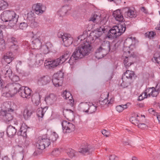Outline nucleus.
<instances>
[{"label":"nucleus","mask_w":160,"mask_h":160,"mask_svg":"<svg viewBox=\"0 0 160 160\" xmlns=\"http://www.w3.org/2000/svg\"><path fill=\"white\" fill-rule=\"evenodd\" d=\"M132 37L126 39L124 42L122 56L125 58L123 61V63L126 68H128L136 60V54L133 52L131 53L130 51V50L135 48V45L132 44Z\"/></svg>","instance_id":"f257e3e1"},{"label":"nucleus","mask_w":160,"mask_h":160,"mask_svg":"<svg viewBox=\"0 0 160 160\" xmlns=\"http://www.w3.org/2000/svg\"><path fill=\"white\" fill-rule=\"evenodd\" d=\"M92 49V47L89 44L85 43L83 45L78 47L68 61V63L71 65H72L76 60L88 55L91 52Z\"/></svg>","instance_id":"f03ea898"},{"label":"nucleus","mask_w":160,"mask_h":160,"mask_svg":"<svg viewBox=\"0 0 160 160\" xmlns=\"http://www.w3.org/2000/svg\"><path fill=\"white\" fill-rule=\"evenodd\" d=\"M107 31L103 25H101L99 28H98L94 31L90 33L89 36H88L86 39L84 38L82 40V37L81 36L78 38V41L80 39V41H83V42L86 41L87 44L92 43L94 42L95 40L99 39V37L102 35L103 33L107 32Z\"/></svg>","instance_id":"7ed1b4c3"},{"label":"nucleus","mask_w":160,"mask_h":160,"mask_svg":"<svg viewBox=\"0 0 160 160\" xmlns=\"http://www.w3.org/2000/svg\"><path fill=\"white\" fill-rule=\"evenodd\" d=\"M18 16L13 11L5 10L4 11L1 15V19L5 22H8V25L11 27L14 26L18 21Z\"/></svg>","instance_id":"20e7f679"},{"label":"nucleus","mask_w":160,"mask_h":160,"mask_svg":"<svg viewBox=\"0 0 160 160\" xmlns=\"http://www.w3.org/2000/svg\"><path fill=\"white\" fill-rule=\"evenodd\" d=\"M20 86V84L16 82L8 84L2 89L3 95L7 97H12L18 92Z\"/></svg>","instance_id":"39448f33"},{"label":"nucleus","mask_w":160,"mask_h":160,"mask_svg":"<svg viewBox=\"0 0 160 160\" xmlns=\"http://www.w3.org/2000/svg\"><path fill=\"white\" fill-rule=\"evenodd\" d=\"M126 29V25L120 24L118 26L113 27L109 30L107 35L109 38H116L121 35L125 31Z\"/></svg>","instance_id":"423d86ee"},{"label":"nucleus","mask_w":160,"mask_h":160,"mask_svg":"<svg viewBox=\"0 0 160 160\" xmlns=\"http://www.w3.org/2000/svg\"><path fill=\"white\" fill-rule=\"evenodd\" d=\"M110 42L105 40L96 51V57L98 59L103 58L110 52Z\"/></svg>","instance_id":"0eeeda50"},{"label":"nucleus","mask_w":160,"mask_h":160,"mask_svg":"<svg viewBox=\"0 0 160 160\" xmlns=\"http://www.w3.org/2000/svg\"><path fill=\"white\" fill-rule=\"evenodd\" d=\"M63 75L64 72H62V71H59L54 74L52 80L55 87H58L62 86Z\"/></svg>","instance_id":"6e6552de"},{"label":"nucleus","mask_w":160,"mask_h":160,"mask_svg":"<svg viewBox=\"0 0 160 160\" xmlns=\"http://www.w3.org/2000/svg\"><path fill=\"white\" fill-rule=\"evenodd\" d=\"M58 38H61L65 46L68 47L73 42V38L69 34L59 32L58 34Z\"/></svg>","instance_id":"1a4fd4ad"},{"label":"nucleus","mask_w":160,"mask_h":160,"mask_svg":"<svg viewBox=\"0 0 160 160\" xmlns=\"http://www.w3.org/2000/svg\"><path fill=\"white\" fill-rule=\"evenodd\" d=\"M94 150V148L92 146L86 143L78 149V152L82 155H85L91 154Z\"/></svg>","instance_id":"9d476101"},{"label":"nucleus","mask_w":160,"mask_h":160,"mask_svg":"<svg viewBox=\"0 0 160 160\" xmlns=\"http://www.w3.org/2000/svg\"><path fill=\"white\" fill-rule=\"evenodd\" d=\"M62 131L64 133H70L75 130L74 125L72 123L66 120H64L62 122Z\"/></svg>","instance_id":"9b49d317"},{"label":"nucleus","mask_w":160,"mask_h":160,"mask_svg":"<svg viewBox=\"0 0 160 160\" xmlns=\"http://www.w3.org/2000/svg\"><path fill=\"white\" fill-rule=\"evenodd\" d=\"M31 92L32 90L28 88L21 87L20 85L18 93L23 98H29L31 96Z\"/></svg>","instance_id":"f8f14e48"},{"label":"nucleus","mask_w":160,"mask_h":160,"mask_svg":"<svg viewBox=\"0 0 160 160\" xmlns=\"http://www.w3.org/2000/svg\"><path fill=\"white\" fill-rule=\"evenodd\" d=\"M15 110L13 107L8 109V110L3 111L1 112V114L3 116V118L6 122L11 121L13 118V116L12 113L10 112H13Z\"/></svg>","instance_id":"ddd939ff"},{"label":"nucleus","mask_w":160,"mask_h":160,"mask_svg":"<svg viewBox=\"0 0 160 160\" xmlns=\"http://www.w3.org/2000/svg\"><path fill=\"white\" fill-rule=\"evenodd\" d=\"M29 55L30 57L33 58L35 61V65L40 66L43 63L44 58L42 54L40 53L34 55L32 51H31Z\"/></svg>","instance_id":"4468645a"},{"label":"nucleus","mask_w":160,"mask_h":160,"mask_svg":"<svg viewBox=\"0 0 160 160\" xmlns=\"http://www.w3.org/2000/svg\"><path fill=\"white\" fill-rule=\"evenodd\" d=\"M32 39L33 42L37 47L38 45V46L39 48H40L41 47L42 42L41 41H43L44 38L43 36L41 35L40 32H37L35 34H34L32 37Z\"/></svg>","instance_id":"2eb2a0df"},{"label":"nucleus","mask_w":160,"mask_h":160,"mask_svg":"<svg viewBox=\"0 0 160 160\" xmlns=\"http://www.w3.org/2000/svg\"><path fill=\"white\" fill-rule=\"evenodd\" d=\"M43 142L42 141L41 137H39L38 138V140L37 141L36 145L37 148L40 150L39 151H38V150H36L34 153V155H37L41 153L42 150H43L47 147L43 143Z\"/></svg>","instance_id":"dca6fc26"},{"label":"nucleus","mask_w":160,"mask_h":160,"mask_svg":"<svg viewBox=\"0 0 160 160\" xmlns=\"http://www.w3.org/2000/svg\"><path fill=\"white\" fill-rule=\"evenodd\" d=\"M51 79L48 75H43L39 77L37 81L38 84L41 86H44L49 84Z\"/></svg>","instance_id":"f3484780"},{"label":"nucleus","mask_w":160,"mask_h":160,"mask_svg":"<svg viewBox=\"0 0 160 160\" xmlns=\"http://www.w3.org/2000/svg\"><path fill=\"white\" fill-rule=\"evenodd\" d=\"M58 63L56 60H51V59H48L45 61L44 66L46 69H51L58 66Z\"/></svg>","instance_id":"a211bd4d"},{"label":"nucleus","mask_w":160,"mask_h":160,"mask_svg":"<svg viewBox=\"0 0 160 160\" xmlns=\"http://www.w3.org/2000/svg\"><path fill=\"white\" fill-rule=\"evenodd\" d=\"M34 8L35 12L37 14L41 15L43 13L46 9L45 7L40 3H38L33 6Z\"/></svg>","instance_id":"6ab92c4d"},{"label":"nucleus","mask_w":160,"mask_h":160,"mask_svg":"<svg viewBox=\"0 0 160 160\" xmlns=\"http://www.w3.org/2000/svg\"><path fill=\"white\" fill-rule=\"evenodd\" d=\"M123 12H124V17L126 18H132L136 17L137 16L136 12L128 7H126L123 9Z\"/></svg>","instance_id":"aec40b11"},{"label":"nucleus","mask_w":160,"mask_h":160,"mask_svg":"<svg viewBox=\"0 0 160 160\" xmlns=\"http://www.w3.org/2000/svg\"><path fill=\"white\" fill-rule=\"evenodd\" d=\"M89 21H92L96 24L100 23L99 24L100 25H103L104 23L105 24L106 22V20L104 19H103L102 20L100 19L99 16L97 14L92 15L90 18Z\"/></svg>","instance_id":"412c9836"},{"label":"nucleus","mask_w":160,"mask_h":160,"mask_svg":"<svg viewBox=\"0 0 160 160\" xmlns=\"http://www.w3.org/2000/svg\"><path fill=\"white\" fill-rule=\"evenodd\" d=\"M57 98L53 94H50L45 98V101L47 104L52 105L56 101Z\"/></svg>","instance_id":"4be33fe9"},{"label":"nucleus","mask_w":160,"mask_h":160,"mask_svg":"<svg viewBox=\"0 0 160 160\" xmlns=\"http://www.w3.org/2000/svg\"><path fill=\"white\" fill-rule=\"evenodd\" d=\"M70 54V52L66 51L63 55H62L59 58L57 59L56 61H57V62L58 63V65H59L62 64L63 62L66 61Z\"/></svg>","instance_id":"5701e85b"},{"label":"nucleus","mask_w":160,"mask_h":160,"mask_svg":"<svg viewBox=\"0 0 160 160\" xmlns=\"http://www.w3.org/2000/svg\"><path fill=\"white\" fill-rule=\"evenodd\" d=\"M12 52H8L5 54L2 58V61H5L8 64H9L14 59Z\"/></svg>","instance_id":"b1692460"},{"label":"nucleus","mask_w":160,"mask_h":160,"mask_svg":"<svg viewBox=\"0 0 160 160\" xmlns=\"http://www.w3.org/2000/svg\"><path fill=\"white\" fill-rule=\"evenodd\" d=\"M113 15L116 21L119 22H122L123 21V17L120 10L114 11L113 13Z\"/></svg>","instance_id":"393cba45"},{"label":"nucleus","mask_w":160,"mask_h":160,"mask_svg":"<svg viewBox=\"0 0 160 160\" xmlns=\"http://www.w3.org/2000/svg\"><path fill=\"white\" fill-rule=\"evenodd\" d=\"M146 91L145 92L147 93V94L148 93V97H150L151 95L152 97H155L158 94V91H156L153 87L147 88Z\"/></svg>","instance_id":"a878e982"},{"label":"nucleus","mask_w":160,"mask_h":160,"mask_svg":"<svg viewBox=\"0 0 160 160\" xmlns=\"http://www.w3.org/2000/svg\"><path fill=\"white\" fill-rule=\"evenodd\" d=\"M16 148L17 149L19 150L20 152H22V153L16 156H12L13 160H22L23 158V148L22 146L19 145H18Z\"/></svg>","instance_id":"bb28decb"},{"label":"nucleus","mask_w":160,"mask_h":160,"mask_svg":"<svg viewBox=\"0 0 160 160\" xmlns=\"http://www.w3.org/2000/svg\"><path fill=\"white\" fill-rule=\"evenodd\" d=\"M17 132L16 129L12 126L9 125L7 128V133L8 137L14 135Z\"/></svg>","instance_id":"cd10ccee"},{"label":"nucleus","mask_w":160,"mask_h":160,"mask_svg":"<svg viewBox=\"0 0 160 160\" xmlns=\"http://www.w3.org/2000/svg\"><path fill=\"white\" fill-rule=\"evenodd\" d=\"M41 96L39 93H36L34 94L32 97V101L36 106H38L40 103Z\"/></svg>","instance_id":"c85d7f7f"},{"label":"nucleus","mask_w":160,"mask_h":160,"mask_svg":"<svg viewBox=\"0 0 160 160\" xmlns=\"http://www.w3.org/2000/svg\"><path fill=\"white\" fill-rule=\"evenodd\" d=\"M70 9L69 6H65L63 7L58 12V14L61 16H63L66 14L68 12Z\"/></svg>","instance_id":"c756f323"},{"label":"nucleus","mask_w":160,"mask_h":160,"mask_svg":"<svg viewBox=\"0 0 160 160\" xmlns=\"http://www.w3.org/2000/svg\"><path fill=\"white\" fill-rule=\"evenodd\" d=\"M63 97L65 99H68L70 103L72 104L74 102V100L72 98V96L70 92L65 90L62 94Z\"/></svg>","instance_id":"7c9ffc66"},{"label":"nucleus","mask_w":160,"mask_h":160,"mask_svg":"<svg viewBox=\"0 0 160 160\" xmlns=\"http://www.w3.org/2000/svg\"><path fill=\"white\" fill-rule=\"evenodd\" d=\"M89 106V104L87 102H82L79 104L78 108L80 111L87 113L86 111Z\"/></svg>","instance_id":"2f4dec72"},{"label":"nucleus","mask_w":160,"mask_h":160,"mask_svg":"<svg viewBox=\"0 0 160 160\" xmlns=\"http://www.w3.org/2000/svg\"><path fill=\"white\" fill-rule=\"evenodd\" d=\"M5 42L3 39V33L2 30L0 29V50H3L5 48Z\"/></svg>","instance_id":"473e14b6"},{"label":"nucleus","mask_w":160,"mask_h":160,"mask_svg":"<svg viewBox=\"0 0 160 160\" xmlns=\"http://www.w3.org/2000/svg\"><path fill=\"white\" fill-rule=\"evenodd\" d=\"M32 114V111L28 109H25L23 112V116L25 120H27L30 118Z\"/></svg>","instance_id":"72a5a7b5"},{"label":"nucleus","mask_w":160,"mask_h":160,"mask_svg":"<svg viewBox=\"0 0 160 160\" xmlns=\"http://www.w3.org/2000/svg\"><path fill=\"white\" fill-rule=\"evenodd\" d=\"M47 108L46 107L44 108H39L37 110V114L38 117L42 118Z\"/></svg>","instance_id":"f704fd0d"},{"label":"nucleus","mask_w":160,"mask_h":160,"mask_svg":"<svg viewBox=\"0 0 160 160\" xmlns=\"http://www.w3.org/2000/svg\"><path fill=\"white\" fill-rule=\"evenodd\" d=\"M122 82L121 84V86L123 88H126L130 84V80L128 79H126L124 76H122Z\"/></svg>","instance_id":"c9c22d12"},{"label":"nucleus","mask_w":160,"mask_h":160,"mask_svg":"<svg viewBox=\"0 0 160 160\" xmlns=\"http://www.w3.org/2000/svg\"><path fill=\"white\" fill-rule=\"evenodd\" d=\"M135 75L134 72L133 71H126L124 72V76L127 79H131L132 77H134Z\"/></svg>","instance_id":"e433bc0d"},{"label":"nucleus","mask_w":160,"mask_h":160,"mask_svg":"<svg viewBox=\"0 0 160 160\" xmlns=\"http://www.w3.org/2000/svg\"><path fill=\"white\" fill-rule=\"evenodd\" d=\"M27 129L24 127V126L22 125L20 128L19 131L18 132V134L23 137H26L27 136Z\"/></svg>","instance_id":"4c0bfd02"},{"label":"nucleus","mask_w":160,"mask_h":160,"mask_svg":"<svg viewBox=\"0 0 160 160\" xmlns=\"http://www.w3.org/2000/svg\"><path fill=\"white\" fill-rule=\"evenodd\" d=\"M5 75L6 77H8L11 80L14 81V77L18 78L17 76L15 75L14 74H12V71H5Z\"/></svg>","instance_id":"58836bf2"},{"label":"nucleus","mask_w":160,"mask_h":160,"mask_svg":"<svg viewBox=\"0 0 160 160\" xmlns=\"http://www.w3.org/2000/svg\"><path fill=\"white\" fill-rule=\"evenodd\" d=\"M96 107L93 104H92V105H89L88 109H87L86 111L87 112V113L88 114H91L95 112L96 110Z\"/></svg>","instance_id":"ea45409f"},{"label":"nucleus","mask_w":160,"mask_h":160,"mask_svg":"<svg viewBox=\"0 0 160 160\" xmlns=\"http://www.w3.org/2000/svg\"><path fill=\"white\" fill-rule=\"evenodd\" d=\"M63 115L66 117H69L73 115V111L71 109H64L63 111Z\"/></svg>","instance_id":"a19ab883"},{"label":"nucleus","mask_w":160,"mask_h":160,"mask_svg":"<svg viewBox=\"0 0 160 160\" xmlns=\"http://www.w3.org/2000/svg\"><path fill=\"white\" fill-rule=\"evenodd\" d=\"M66 152L68 156L71 158L75 157V151L71 148H69L66 150Z\"/></svg>","instance_id":"79ce46f5"},{"label":"nucleus","mask_w":160,"mask_h":160,"mask_svg":"<svg viewBox=\"0 0 160 160\" xmlns=\"http://www.w3.org/2000/svg\"><path fill=\"white\" fill-rule=\"evenodd\" d=\"M41 137L42 138V141H44L43 143L45 144V145H46V147H48L50 143V139L48 138L45 136Z\"/></svg>","instance_id":"37998d69"},{"label":"nucleus","mask_w":160,"mask_h":160,"mask_svg":"<svg viewBox=\"0 0 160 160\" xmlns=\"http://www.w3.org/2000/svg\"><path fill=\"white\" fill-rule=\"evenodd\" d=\"M127 108V104L121 105L117 106L116 107V109L118 112H122L125 109Z\"/></svg>","instance_id":"c03bdc74"},{"label":"nucleus","mask_w":160,"mask_h":160,"mask_svg":"<svg viewBox=\"0 0 160 160\" xmlns=\"http://www.w3.org/2000/svg\"><path fill=\"white\" fill-rule=\"evenodd\" d=\"M8 6V3L4 0H0V7L1 10H3L6 8Z\"/></svg>","instance_id":"a18cd8bd"},{"label":"nucleus","mask_w":160,"mask_h":160,"mask_svg":"<svg viewBox=\"0 0 160 160\" xmlns=\"http://www.w3.org/2000/svg\"><path fill=\"white\" fill-rule=\"evenodd\" d=\"M130 121L133 124L136 125H138L139 122L138 118H136L135 117H132L130 118Z\"/></svg>","instance_id":"49530a36"},{"label":"nucleus","mask_w":160,"mask_h":160,"mask_svg":"<svg viewBox=\"0 0 160 160\" xmlns=\"http://www.w3.org/2000/svg\"><path fill=\"white\" fill-rule=\"evenodd\" d=\"M58 135L55 132H53L50 136V138L52 141H56L58 138Z\"/></svg>","instance_id":"de8ad7c7"},{"label":"nucleus","mask_w":160,"mask_h":160,"mask_svg":"<svg viewBox=\"0 0 160 160\" xmlns=\"http://www.w3.org/2000/svg\"><path fill=\"white\" fill-rule=\"evenodd\" d=\"M155 34V33L154 32L152 31L146 33L145 34V35L146 37L150 38H151L153 37Z\"/></svg>","instance_id":"09e8293b"},{"label":"nucleus","mask_w":160,"mask_h":160,"mask_svg":"<svg viewBox=\"0 0 160 160\" xmlns=\"http://www.w3.org/2000/svg\"><path fill=\"white\" fill-rule=\"evenodd\" d=\"M154 58L152 59V60L153 62H157V63L160 64V55L158 57H156L157 53H155L154 55Z\"/></svg>","instance_id":"8fccbe9b"},{"label":"nucleus","mask_w":160,"mask_h":160,"mask_svg":"<svg viewBox=\"0 0 160 160\" xmlns=\"http://www.w3.org/2000/svg\"><path fill=\"white\" fill-rule=\"evenodd\" d=\"M8 42H10V44H18V42L16 40V38L13 37H12L8 39Z\"/></svg>","instance_id":"3c124183"},{"label":"nucleus","mask_w":160,"mask_h":160,"mask_svg":"<svg viewBox=\"0 0 160 160\" xmlns=\"http://www.w3.org/2000/svg\"><path fill=\"white\" fill-rule=\"evenodd\" d=\"M110 52H113L115 51L117 48L116 44L114 43H110Z\"/></svg>","instance_id":"603ef678"},{"label":"nucleus","mask_w":160,"mask_h":160,"mask_svg":"<svg viewBox=\"0 0 160 160\" xmlns=\"http://www.w3.org/2000/svg\"><path fill=\"white\" fill-rule=\"evenodd\" d=\"M10 48L13 51L17 50L18 49V44H10Z\"/></svg>","instance_id":"864d4df0"},{"label":"nucleus","mask_w":160,"mask_h":160,"mask_svg":"<svg viewBox=\"0 0 160 160\" xmlns=\"http://www.w3.org/2000/svg\"><path fill=\"white\" fill-rule=\"evenodd\" d=\"M147 96L148 94H147V93H145V92L142 93L139 97L138 100L141 101L145 98H147Z\"/></svg>","instance_id":"5fc2aeb1"},{"label":"nucleus","mask_w":160,"mask_h":160,"mask_svg":"<svg viewBox=\"0 0 160 160\" xmlns=\"http://www.w3.org/2000/svg\"><path fill=\"white\" fill-rule=\"evenodd\" d=\"M27 26L28 25L27 23L23 22L20 23L19 26V28L23 30L26 29Z\"/></svg>","instance_id":"6e6d98bb"},{"label":"nucleus","mask_w":160,"mask_h":160,"mask_svg":"<svg viewBox=\"0 0 160 160\" xmlns=\"http://www.w3.org/2000/svg\"><path fill=\"white\" fill-rule=\"evenodd\" d=\"M34 14L31 12L28 14L27 19L30 21H32L34 18Z\"/></svg>","instance_id":"4d7b16f0"},{"label":"nucleus","mask_w":160,"mask_h":160,"mask_svg":"<svg viewBox=\"0 0 160 160\" xmlns=\"http://www.w3.org/2000/svg\"><path fill=\"white\" fill-rule=\"evenodd\" d=\"M42 49H43V53H47L48 52L49 50V48L48 47L47 45L43 46L41 47Z\"/></svg>","instance_id":"13d9d810"},{"label":"nucleus","mask_w":160,"mask_h":160,"mask_svg":"<svg viewBox=\"0 0 160 160\" xmlns=\"http://www.w3.org/2000/svg\"><path fill=\"white\" fill-rule=\"evenodd\" d=\"M60 153V152L58 149H55L52 152V155L57 156Z\"/></svg>","instance_id":"bf43d9fd"},{"label":"nucleus","mask_w":160,"mask_h":160,"mask_svg":"<svg viewBox=\"0 0 160 160\" xmlns=\"http://www.w3.org/2000/svg\"><path fill=\"white\" fill-rule=\"evenodd\" d=\"M137 125L139 128L142 129H147L148 127L144 123L138 124Z\"/></svg>","instance_id":"052dcab7"},{"label":"nucleus","mask_w":160,"mask_h":160,"mask_svg":"<svg viewBox=\"0 0 160 160\" xmlns=\"http://www.w3.org/2000/svg\"><path fill=\"white\" fill-rule=\"evenodd\" d=\"M109 160H118V157L114 154L111 155L109 157Z\"/></svg>","instance_id":"680f3d73"},{"label":"nucleus","mask_w":160,"mask_h":160,"mask_svg":"<svg viewBox=\"0 0 160 160\" xmlns=\"http://www.w3.org/2000/svg\"><path fill=\"white\" fill-rule=\"evenodd\" d=\"M108 102V100L106 98L104 99L103 101H99V103L101 105L106 104Z\"/></svg>","instance_id":"e2e57ef3"},{"label":"nucleus","mask_w":160,"mask_h":160,"mask_svg":"<svg viewBox=\"0 0 160 160\" xmlns=\"http://www.w3.org/2000/svg\"><path fill=\"white\" fill-rule=\"evenodd\" d=\"M22 67V62L21 61H19L16 65V70H18Z\"/></svg>","instance_id":"0e129e2a"},{"label":"nucleus","mask_w":160,"mask_h":160,"mask_svg":"<svg viewBox=\"0 0 160 160\" xmlns=\"http://www.w3.org/2000/svg\"><path fill=\"white\" fill-rule=\"evenodd\" d=\"M102 133L103 135L106 136V137L108 136L109 132L105 130H103L102 131Z\"/></svg>","instance_id":"69168bd1"},{"label":"nucleus","mask_w":160,"mask_h":160,"mask_svg":"<svg viewBox=\"0 0 160 160\" xmlns=\"http://www.w3.org/2000/svg\"><path fill=\"white\" fill-rule=\"evenodd\" d=\"M154 89L156 91H158V94L159 92L160 91V84H157L156 87L154 88Z\"/></svg>","instance_id":"338daca9"},{"label":"nucleus","mask_w":160,"mask_h":160,"mask_svg":"<svg viewBox=\"0 0 160 160\" xmlns=\"http://www.w3.org/2000/svg\"><path fill=\"white\" fill-rule=\"evenodd\" d=\"M31 25L32 27L33 26L35 28L39 26L38 23L36 22H32Z\"/></svg>","instance_id":"774afa93"}]
</instances>
